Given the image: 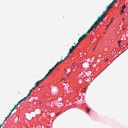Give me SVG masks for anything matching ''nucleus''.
<instances>
[{"label":"nucleus","instance_id":"1","mask_svg":"<svg viewBox=\"0 0 128 128\" xmlns=\"http://www.w3.org/2000/svg\"><path fill=\"white\" fill-rule=\"evenodd\" d=\"M103 15H102L100 16H98L97 20L95 22L93 25L91 27L93 29L94 28L96 27L98 24L100 23V22L102 21V18Z\"/></svg>","mask_w":128,"mask_h":128},{"label":"nucleus","instance_id":"2","mask_svg":"<svg viewBox=\"0 0 128 128\" xmlns=\"http://www.w3.org/2000/svg\"><path fill=\"white\" fill-rule=\"evenodd\" d=\"M93 29L91 27L88 30V32L85 34H84L78 40V42H80L82 41L87 35L90 33V32L92 31V30Z\"/></svg>","mask_w":128,"mask_h":128},{"label":"nucleus","instance_id":"3","mask_svg":"<svg viewBox=\"0 0 128 128\" xmlns=\"http://www.w3.org/2000/svg\"><path fill=\"white\" fill-rule=\"evenodd\" d=\"M43 80L42 79L40 80H39L37 82L36 84H35V87H38V86L39 84H40L41 82H42Z\"/></svg>","mask_w":128,"mask_h":128},{"label":"nucleus","instance_id":"4","mask_svg":"<svg viewBox=\"0 0 128 128\" xmlns=\"http://www.w3.org/2000/svg\"><path fill=\"white\" fill-rule=\"evenodd\" d=\"M76 47V46H72L71 48L69 49L70 51V52H71Z\"/></svg>","mask_w":128,"mask_h":128},{"label":"nucleus","instance_id":"5","mask_svg":"<svg viewBox=\"0 0 128 128\" xmlns=\"http://www.w3.org/2000/svg\"><path fill=\"white\" fill-rule=\"evenodd\" d=\"M63 89L64 90L67 91L68 90H69L68 86L67 85H66V86H64L63 87Z\"/></svg>","mask_w":128,"mask_h":128},{"label":"nucleus","instance_id":"6","mask_svg":"<svg viewBox=\"0 0 128 128\" xmlns=\"http://www.w3.org/2000/svg\"><path fill=\"white\" fill-rule=\"evenodd\" d=\"M26 100V98L24 97L23 99L21 100H20L18 102L17 104L18 105L21 102H22V101L24 100Z\"/></svg>","mask_w":128,"mask_h":128},{"label":"nucleus","instance_id":"7","mask_svg":"<svg viewBox=\"0 0 128 128\" xmlns=\"http://www.w3.org/2000/svg\"><path fill=\"white\" fill-rule=\"evenodd\" d=\"M63 57L62 56L61 57V60L59 62H58L56 63V64L58 65L61 62H62L64 61V60H62V58Z\"/></svg>","mask_w":128,"mask_h":128},{"label":"nucleus","instance_id":"8","mask_svg":"<svg viewBox=\"0 0 128 128\" xmlns=\"http://www.w3.org/2000/svg\"><path fill=\"white\" fill-rule=\"evenodd\" d=\"M112 8V6L111 5H109L107 6L106 8V11L108 10L110 8Z\"/></svg>","mask_w":128,"mask_h":128},{"label":"nucleus","instance_id":"9","mask_svg":"<svg viewBox=\"0 0 128 128\" xmlns=\"http://www.w3.org/2000/svg\"><path fill=\"white\" fill-rule=\"evenodd\" d=\"M49 74L48 72L45 76L42 79V80H44V79L46 78L47 76H48V75Z\"/></svg>","mask_w":128,"mask_h":128},{"label":"nucleus","instance_id":"10","mask_svg":"<svg viewBox=\"0 0 128 128\" xmlns=\"http://www.w3.org/2000/svg\"><path fill=\"white\" fill-rule=\"evenodd\" d=\"M54 68H52L50 69L49 70V72H48V73L49 74L51 72L54 70Z\"/></svg>","mask_w":128,"mask_h":128},{"label":"nucleus","instance_id":"11","mask_svg":"<svg viewBox=\"0 0 128 128\" xmlns=\"http://www.w3.org/2000/svg\"><path fill=\"white\" fill-rule=\"evenodd\" d=\"M86 110L88 113L90 111V108H86Z\"/></svg>","mask_w":128,"mask_h":128},{"label":"nucleus","instance_id":"12","mask_svg":"<svg viewBox=\"0 0 128 128\" xmlns=\"http://www.w3.org/2000/svg\"><path fill=\"white\" fill-rule=\"evenodd\" d=\"M125 8H126L125 5L124 4V6L122 7V9L123 10H124L125 9Z\"/></svg>","mask_w":128,"mask_h":128},{"label":"nucleus","instance_id":"13","mask_svg":"<svg viewBox=\"0 0 128 128\" xmlns=\"http://www.w3.org/2000/svg\"><path fill=\"white\" fill-rule=\"evenodd\" d=\"M106 11H105L104 12H103V15H106Z\"/></svg>","mask_w":128,"mask_h":128},{"label":"nucleus","instance_id":"14","mask_svg":"<svg viewBox=\"0 0 128 128\" xmlns=\"http://www.w3.org/2000/svg\"><path fill=\"white\" fill-rule=\"evenodd\" d=\"M31 94V92H30L28 94L26 97H25L26 98H26H27V97L29 96Z\"/></svg>","mask_w":128,"mask_h":128},{"label":"nucleus","instance_id":"15","mask_svg":"<svg viewBox=\"0 0 128 128\" xmlns=\"http://www.w3.org/2000/svg\"><path fill=\"white\" fill-rule=\"evenodd\" d=\"M121 42V40H120L119 41H118V44H119V46H120V42Z\"/></svg>","mask_w":128,"mask_h":128},{"label":"nucleus","instance_id":"16","mask_svg":"<svg viewBox=\"0 0 128 128\" xmlns=\"http://www.w3.org/2000/svg\"><path fill=\"white\" fill-rule=\"evenodd\" d=\"M106 16V15H103V17L102 18V21L103 20V19Z\"/></svg>","mask_w":128,"mask_h":128},{"label":"nucleus","instance_id":"17","mask_svg":"<svg viewBox=\"0 0 128 128\" xmlns=\"http://www.w3.org/2000/svg\"><path fill=\"white\" fill-rule=\"evenodd\" d=\"M106 16V15H103V17L102 18V21L103 20V19Z\"/></svg>","mask_w":128,"mask_h":128},{"label":"nucleus","instance_id":"18","mask_svg":"<svg viewBox=\"0 0 128 128\" xmlns=\"http://www.w3.org/2000/svg\"><path fill=\"white\" fill-rule=\"evenodd\" d=\"M112 21H111V22H110L109 24L108 25V27L106 29H107L108 28V26H109V25H110V24H111V22H112Z\"/></svg>","mask_w":128,"mask_h":128},{"label":"nucleus","instance_id":"19","mask_svg":"<svg viewBox=\"0 0 128 128\" xmlns=\"http://www.w3.org/2000/svg\"><path fill=\"white\" fill-rule=\"evenodd\" d=\"M114 4V3H113V2H112L109 5H111V6H112V5H113V4Z\"/></svg>","mask_w":128,"mask_h":128},{"label":"nucleus","instance_id":"20","mask_svg":"<svg viewBox=\"0 0 128 128\" xmlns=\"http://www.w3.org/2000/svg\"><path fill=\"white\" fill-rule=\"evenodd\" d=\"M124 12V10H121V13L120 14H121L122 13H123Z\"/></svg>","mask_w":128,"mask_h":128},{"label":"nucleus","instance_id":"21","mask_svg":"<svg viewBox=\"0 0 128 128\" xmlns=\"http://www.w3.org/2000/svg\"><path fill=\"white\" fill-rule=\"evenodd\" d=\"M79 43V42H78L76 44L75 43V42H74V44H76V46H76Z\"/></svg>","mask_w":128,"mask_h":128},{"label":"nucleus","instance_id":"22","mask_svg":"<svg viewBox=\"0 0 128 128\" xmlns=\"http://www.w3.org/2000/svg\"><path fill=\"white\" fill-rule=\"evenodd\" d=\"M16 108H13L12 109V110H11V111H12V112L13 111V110H14Z\"/></svg>","mask_w":128,"mask_h":128},{"label":"nucleus","instance_id":"23","mask_svg":"<svg viewBox=\"0 0 128 128\" xmlns=\"http://www.w3.org/2000/svg\"><path fill=\"white\" fill-rule=\"evenodd\" d=\"M12 112V111H11L10 112V113L9 114L8 116H9L11 114Z\"/></svg>","mask_w":128,"mask_h":128},{"label":"nucleus","instance_id":"24","mask_svg":"<svg viewBox=\"0 0 128 128\" xmlns=\"http://www.w3.org/2000/svg\"><path fill=\"white\" fill-rule=\"evenodd\" d=\"M117 0H114L112 2L113 3H114L115 4L116 2V1Z\"/></svg>","mask_w":128,"mask_h":128},{"label":"nucleus","instance_id":"25","mask_svg":"<svg viewBox=\"0 0 128 128\" xmlns=\"http://www.w3.org/2000/svg\"><path fill=\"white\" fill-rule=\"evenodd\" d=\"M58 65L56 64V65H55L53 67H52V68H54V69Z\"/></svg>","mask_w":128,"mask_h":128},{"label":"nucleus","instance_id":"26","mask_svg":"<svg viewBox=\"0 0 128 128\" xmlns=\"http://www.w3.org/2000/svg\"><path fill=\"white\" fill-rule=\"evenodd\" d=\"M32 91H33V90L32 89L30 90V92L31 93Z\"/></svg>","mask_w":128,"mask_h":128},{"label":"nucleus","instance_id":"27","mask_svg":"<svg viewBox=\"0 0 128 128\" xmlns=\"http://www.w3.org/2000/svg\"><path fill=\"white\" fill-rule=\"evenodd\" d=\"M71 53V52H70H70L69 53H68V55H68V56Z\"/></svg>","mask_w":128,"mask_h":128},{"label":"nucleus","instance_id":"28","mask_svg":"<svg viewBox=\"0 0 128 128\" xmlns=\"http://www.w3.org/2000/svg\"><path fill=\"white\" fill-rule=\"evenodd\" d=\"M18 106V105L17 104L16 105L14 106V108H16V106Z\"/></svg>","mask_w":128,"mask_h":128},{"label":"nucleus","instance_id":"29","mask_svg":"<svg viewBox=\"0 0 128 128\" xmlns=\"http://www.w3.org/2000/svg\"><path fill=\"white\" fill-rule=\"evenodd\" d=\"M2 124H0V128L1 127V126H2Z\"/></svg>","mask_w":128,"mask_h":128},{"label":"nucleus","instance_id":"30","mask_svg":"<svg viewBox=\"0 0 128 128\" xmlns=\"http://www.w3.org/2000/svg\"><path fill=\"white\" fill-rule=\"evenodd\" d=\"M9 117V116H8L7 117H6V119H5V120Z\"/></svg>","mask_w":128,"mask_h":128},{"label":"nucleus","instance_id":"31","mask_svg":"<svg viewBox=\"0 0 128 128\" xmlns=\"http://www.w3.org/2000/svg\"><path fill=\"white\" fill-rule=\"evenodd\" d=\"M35 87H34L32 89L33 90H35Z\"/></svg>","mask_w":128,"mask_h":128},{"label":"nucleus","instance_id":"32","mask_svg":"<svg viewBox=\"0 0 128 128\" xmlns=\"http://www.w3.org/2000/svg\"><path fill=\"white\" fill-rule=\"evenodd\" d=\"M39 104H40L41 105V104L42 103V102H39Z\"/></svg>","mask_w":128,"mask_h":128},{"label":"nucleus","instance_id":"33","mask_svg":"<svg viewBox=\"0 0 128 128\" xmlns=\"http://www.w3.org/2000/svg\"><path fill=\"white\" fill-rule=\"evenodd\" d=\"M5 120H4V121L2 122V124H3V123H4V122H5Z\"/></svg>","mask_w":128,"mask_h":128},{"label":"nucleus","instance_id":"34","mask_svg":"<svg viewBox=\"0 0 128 128\" xmlns=\"http://www.w3.org/2000/svg\"><path fill=\"white\" fill-rule=\"evenodd\" d=\"M68 55H67L66 57V58H67L68 57Z\"/></svg>","mask_w":128,"mask_h":128},{"label":"nucleus","instance_id":"35","mask_svg":"<svg viewBox=\"0 0 128 128\" xmlns=\"http://www.w3.org/2000/svg\"><path fill=\"white\" fill-rule=\"evenodd\" d=\"M66 57L65 58H64V60H65V59H66Z\"/></svg>","mask_w":128,"mask_h":128},{"label":"nucleus","instance_id":"36","mask_svg":"<svg viewBox=\"0 0 128 128\" xmlns=\"http://www.w3.org/2000/svg\"><path fill=\"white\" fill-rule=\"evenodd\" d=\"M69 74H68L67 75V76H69Z\"/></svg>","mask_w":128,"mask_h":128},{"label":"nucleus","instance_id":"37","mask_svg":"<svg viewBox=\"0 0 128 128\" xmlns=\"http://www.w3.org/2000/svg\"><path fill=\"white\" fill-rule=\"evenodd\" d=\"M124 20V18H122V20Z\"/></svg>","mask_w":128,"mask_h":128},{"label":"nucleus","instance_id":"38","mask_svg":"<svg viewBox=\"0 0 128 128\" xmlns=\"http://www.w3.org/2000/svg\"><path fill=\"white\" fill-rule=\"evenodd\" d=\"M107 60H108V59H107L105 61V62Z\"/></svg>","mask_w":128,"mask_h":128},{"label":"nucleus","instance_id":"39","mask_svg":"<svg viewBox=\"0 0 128 128\" xmlns=\"http://www.w3.org/2000/svg\"><path fill=\"white\" fill-rule=\"evenodd\" d=\"M85 89H86V88H84V90H85Z\"/></svg>","mask_w":128,"mask_h":128},{"label":"nucleus","instance_id":"40","mask_svg":"<svg viewBox=\"0 0 128 128\" xmlns=\"http://www.w3.org/2000/svg\"><path fill=\"white\" fill-rule=\"evenodd\" d=\"M95 49V48L93 50H94Z\"/></svg>","mask_w":128,"mask_h":128},{"label":"nucleus","instance_id":"41","mask_svg":"<svg viewBox=\"0 0 128 128\" xmlns=\"http://www.w3.org/2000/svg\"><path fill=\"white\" fill-rule=\"evenodd\" d=\"M111 63V62H109V63Z\"/></svg>","mask_w":128,"mask_h":128},{"label":"nucleus","instance_id":"42","mask_svg":"<svg viewBox=\"0 0 128 128\" xmlns=\"http://www.w3.org/2000/svg\"><path fill=\"white\" fill-rule=\"evenodd\" d=\"M124 30V28H123V30Z\"/></svg>","mask_w":128,"mask_h":128},{"label":"nucleus","instance_id":"43","mask_svg":"<svg viewBox=\"0 0 128 128\" xmlns=\"http://www.w3.org/2000/svg\"><path fill=\"white\" fill-rule=\"evenodd\" d=\"M65 70H66V69H65L64 70L65 71Z\"/></svg>","mask_w":128,"mask_h":128},{"label":"nucleus","instance_id":"44","mask_svg":"<svg viewBox=\"0 0 128 128\" xmlns=\"http://www.w3.org/2000/svg\"><path fill=\"white\" fill-rule=\"evenodd\" d=\"M58 114H56V115H58Z\"/></svg>","mask_w":128,"mask_h":128}]
</instances>
